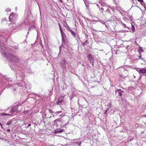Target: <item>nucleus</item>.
Listing matches in <instances>:
<instances>
[{
    "label": "nucleus",
    "mask_w": 146,
    "mask_h": 146,
    "mask_svg": "<svg viewBox=\"0 0 146 146\" xmlns=\"http://www.w3.org/2000/svg\"><path fill=\"white\" fill-rule=\"evenodd\" d=\"M87 40H86L85 42L83 43H82V46H84L85 45V43H86L87 42Z\"/></svg>",
    "instance_id": "obj_13"
},
{
    "label": "nucleus",
    "mask_w": 146,
    "mask_h": 146,
    "mask_svg": "<svg viewBox=\"0 0 146 146\" xmlns=\"http://www.w3.org/2000/svg\"><path fill=\"white\" fill-rule=\"evenodd\" d=\"M59 28L60 29V31H61V32L62 33V27H61V25L59 26Z\"/></svg>",
    "instance_id": "obj_12"
},
{
    "label": "nucleus",
    "mask_w": 146,
    "mask_h": 146,
    "mask_svg": "<svg viewBox=\"0 0 146 146\" xmlns=\"http://www.w3.org/2000/svg\"><path fill=\"white\" fill-rule=\"evenodd\" d=\"M8 114H7V113H4V115H7Z\"/></svg>",
    "instance_id": "obj_19"
},
{
    "label": "nucleus",
    "mask_w": 146,
    "mask_h": 146,
    "mask_svg": "<svg viewBox=\"0 0 146 146\" xmlns=\"http://www.w3.org/2000/svg\"><path fill=\"white\" fill-rule=\"evenodd\" d=\"M87 57L90 62L93 60L94 58L91 54H88L87 56Z\"/></svg>",
    "instance_id": "obj_4"
},
{
    "label": "nucleus",
    "mask_w": 146,
    "mask_h": 146,
    "mask_svg": "<svg viewBox=\"0 0 146 146\" xmlns=\"http://www.w3.org/2000/svg\"><path fill=\"white\" fill-rule=\"evenodd\" d=\"M64 27H65L66 29H67L69 31H70L71 30L70 27L67 23H66L65 24H64Z\"/></svg>",
    "instance_id": "obj_5"
},
{
    "label": "nucleus",
    "mask_w": 146,
    "mask_h": 146,
    "mask_svg": "<svg viewBox=\"0 0 146 146\" xmlns=\"http://www.w3.org/2000/svg\"><path fill=\"white\" fill-rule=\"evenodd\" d=\"M63 129H62L60 130L58 132L59 133H61L63 131Z\"/></svg>",
    "instance_id": "obj_16"
},
{
    "label": "nucleus",
    "mask_w": 146,
    "mask_h": 146,
    "mask_svg": "<svg viewBox=\"0 0 146 146\" xmlns=\"http://www.w3.org/2000/svg\"><path fill=\"white\" fill-rule=\"evenodd\" d=\"M108 110H106L105 111V113H104L105 114H106V113H107V111H108Z\"/></svg>",
    "instance_id": "obj_17"
},
{
    "label": "nucleus",
    "mask_w": 146,
    "mask_h": 146,
    "mask_svg": "<svg viewBox=\"0 0 146 146\" xmlns=\"http://www.w3.org/2000/svg\"><path fill=\"white\" fill-rule=\"evenodd\" d=\"M137 70L139 73L142 74L146 73V68H138Z\"/></svg>",
    "instance_id": "obj_2"
},
{
    "label": "nucleus",
    "mask_w": 146,
    "mask_h": 146,
    "mask_svg": "<svg viewBox=\"0 0 146 146\" xmlns=\"http://www.w3.org/2000/svg\"><path fill=\"white\" fill-rule=\"evenodd\" d=\"M137 1L141 3H143V0H137Z\"/></svg>",
    "instance_id": "obj_14"
},
{
    "label": "nucleus",
    "mask_w": 146,
    "mask_h": 146,
    "mask_svg": "<svg viewBox=\"0 0 146 146\" xmlns=\"http://www.w3.org/2000/svg\"><path fill=\"white\" fill-rule=\"evenodd\" d=\"M119 96L120 97H122V92H119Z\"/></svg>",
    "instance_id": "obj_11"
},
{
    "label": "nucleus",
    "mask_w": 146,
    "mask_h": 146,
    "mask_svg": "<svg viewBox=\"0 0 146 146\" xmlns=\"http://www.w3.org/2000/svg\"><path fill=\"white\" fill-rule=\"evenodd\" d=\"M10 57L11 58L12 60L16 62H18L19 61V58L18 57L16 56L10 54Z\"/></svg>",
    "instance_id": "obj_1"
},
{
    "label": "nucleus",
    "mask_w": 146,
    "mask_h": 146,
    "mask_svg": "<svg viewBox=\"0 0 146 146\" xmlns=\"http://www.w3.org/2000/svg\"><path fill=\"white\" fill-rule=\"evenodd\" d=\"M131 29L134 32L135 31V27L133 25H131Z\"/></svg>",
    "instance_id": "obj_8"
},
{
    "label": "nucleus",
    "mask_w": 146,
    "mask_h": 146,
    "mask_svg": "<svg viewBox=\"0 0 146 146\" xmlns=\"http://www.w3.org/2000/svg\"><path fill=\"white\" fill-rule=\"evenodd\" d=\"M141 57V56H140V58Z\"/></svg>",
    "instance_id": "obj_23"
},
{
    "label": "nucleus",
    "mask_w": 146,
    "mask_h": 146,
    "mask_svg": "<svg viewBox=\"0 0 146 146\" xmlns=\"http://www.w3.org/2000/svg\"><path fill=\"white\" fill-rule=\"evenodd\" d=\"M81 143H82L81 141H80V142L76 141V144H77V145H80L81 144Z\"/></svg>",
    "instance_id": "obj_9"
},
{
    "label": "nucleus",
    "mask_w": 146,
    "mask_h": 146,
    "mask_svg": "<svg viewBox=\"0 0 146 146\" xmlns=\"http://www.w3.org/2000/svg\"><path fill=\"white\" fill-rule=\"evenodd\" d=\"M31 124H29V125L27 126V127H28L29 126H31Z\"/></svg>",
    "instance_id": "obj_18"
},
{
    "label": "nucleus",
    "mask_w": 146,
    "mask_h": 146,
    "mask_svg": "<svg viewBox=\"0 0 146 146\" xmlns=\"http://www.w3.org/2000/svg\"><path fill=\"white\" fill-rule=\"evenodd\" d=\"M141 51H143V49H141V50H140V53H140V55H141Z\"/></svg>",
    "instance_id": "obj_15"
},
{
    "label": "nucleus",
    "mask_w": 146,
    "mask_h": 146,
    "mask_svg": "<svg viewBox=\"0 0 146 146\" xmlns=\"http://www.w3.org/2000/svg\"><path fill=\"white\" fill-rule=\"evenodd\" d=\"M11 24V23H10L9 24V25H10Z\"/></svg>",
    "instance_id": "obj_24"
},
{
    "label": "nucleus",
    "mask_w": 146,
    "mask_h": 146,
    "mask_svg": "<svg viewBox=\"0 0 146 146\" xmlns=\"http://www.w3.org/2000/svg\"><path fill=\"white\" fill-rule=\"evenodd\" d=\"M7 131H10V130L8 129L7 130Z\"/></svg>",
    "instance_id": "obj_20"
},
{
    "label": "nucleus",
    "mask_w": 146,
    "mask_h": 146,
    "mask_svg": "<svg viewBox=\"0 0 146 146\" xmlns=\"http://www.w3.org/2000/svg\"><path fill=\"white\" fill-rule=\"evenodd\" d=\"M12 123V121H10L9 122H8L7 124L6 125H10Z\"/></svg>",
    "instance_id": "obj_10"
},
{
    "label": "nucleus",
    "mask_w": 146,
    "mask_h": 146,
    "mask_svg": "<svg viewBox=\"0 0 146 146\" xmlns=\"http://www.w3.org/2000/svg\"><path fill=\"white\" fill-rule=\"evenodd\" d=\"M60 32L61 34V35L62 40L63 41L64 40V36H65V34L63 32V31H62V33L61 32V31H60Z\"/></svg>",
    "instance_id": "obj_6"
},
{
    "label": "nucleus",
    "mask_w": 146,
    "mask_h": 146,
    "mask_svg": "<svg viewBox=\"0 0 146 146\" xmlns=\"http://www.w3.org/2000/svg\"><path fill=\"white\" fill-rule=\"evenodd\" d=\"M0 125L2 127V125H1V124L0 123Z\"/></svg>",
    "instance_id": "obj_22"
},
{
    "label": "nucleus",
    "mask_w": 146,
    "mask_h": 146,
    "mask_svg": "<svg viewBox=\"0 0 146 146\" xmlns=\"http://www.w3.org/2000/svg\"><path fill=\"white\" fill-rule=\"evenodd\" d=\"M58 25L59 27V26H60V25L59 23L58 24Z\"/></svg>",
    "instance_id": "obj_21"
},
{
    "label": "nucleus",
    "mask_w": 146,
    "mask_h": 146,
    "mask_svg": "<svg viewBox=\"0 0 146 146\" xmlns=\"http://www.w3.org/2000/svg\"><path fill=\"white\" fill-rule=\"evenodd\" d=\"M64 100V98L63 97H60L58 98V101L56 103V104L58 105H59L60 104L63 102Z\"/></svg>",
    "instance_id": "obj_3"
},
{
    "label": "nucleus",
    "mask_w": 146,
    "mask_h": 146,
    "mask_svg": "<svg viewBox=\"0 0 146 146\" xmlns=\"http://www.w3.org/2000/svg\"><path fill=\"white\" fill-rule=\"evenodd\" d=\"M70 31L72 35L74 36H76V33H75L71 29Z\"/></svg>",
    "instance_id": "obj_7"
}]
</instances>
